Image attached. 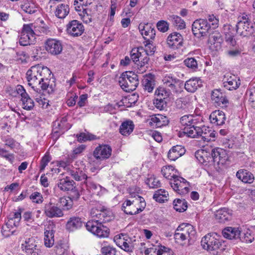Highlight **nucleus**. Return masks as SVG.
<instances>
[{"label": "nucleus", "instance_id": "49530a36", "mask_svg": "<svg viewBox=\"0 0 255 255\" xmlns=\"http://www.w3.org/2000/svg\"><path fill=\"white\" fill-rule=\"evenodd\" d=\"M195 156L198 160L202 163L209 162L212 159L210 153L203 149L197 151L195 152Z\"/></svg>", "mask_w": 255, "mask_h": 255}, {"label": "nucleus", "instance_id": "c756f323", "mask_svg": "<svg viewBox=\"0 0 255 255\" xmlns=\"http://www.w3.org/2000/svg\"><path fill=\"white\" fill-rule=\"evenodd\" d=\"M232 211L228 208H223L217 210L215 213V217L219 222L224 223L231 219Z\"/></svg>", "mask_w": 255, "mask_h": 255}, {"label": "nucleus", "instance_id": "37998d69", "mask_svg": "<svg viewBox=\"0 0 255 255\" xmlns=\"http://www.w3.org/2000/svg\"><path fill=\"white\" fill-rule=\"evenodd\" d=\"M70 175L76 181H86L89 177L86 175L84 171L79 168H74L69 171Z\"/></svg>", "mask_w": 255, "mask_h": 255}, {"label": "nucleus", "instance_id": "bb28decb", "mask_svg": "<svg viewBox=\"0 0 255 255\" xmlns=\"http://www.w3.org/2000/svg\"><path fill=\"white\" fill-rule=\"evenodd\" d=\"M70 127L68 124H64L58 120L53 123V136L55 139H57L60 135L63 134L65 130H67Z\"/></svg>", "mask_w": 255, "mask_h": 255}, {"label": "nucleus", "instance_id": "a878e982", "mask_svg": "<svg viewBox=\"0 0 255 255\" xmlns=\"http://www.w3.org/2000/svg\"><path fill=\"white\" fill-rule=\"evenodd\" d=\"M211 99L218 106L221 107H226L228 103V100L226 96L220 92L219 90H214L213 91Z\"/></svg>", "mask_w": 255, "mask_h": 255}, {"label": "nucleus", "instance_id": "603ef678", "mask_svg": "<svg viewBox=\"0 0 255 255\" xmlns=\"http://www.w3.org/2000/svg\"><path fill=\"white\" fill-rule=\"evenodd\" d=\"M53 251L57 255H67L68 247L65 244L58 242L54 247Z\"/></svg>", "mask_w": 255, "mask_h": 255}, {"label": "nucleus", "instance_id": "2eb2a0df", "mask_svg": "<svg viewBox=\"0 0 255 255\" xmlns=\"http://www.w3.org/2000/svg\"><path fill=\"white\" fill-rule=\"evenodd\" d=\"M46 50L51 55H57L62 51L63 47L61 42L56 39L50 38L45 43Z\"/></svg>", "mask_w": 255, "mask_h": 255}, {"label": "nucleus", "instance_id": "1a4fd4ad", "mask_svg": "<svg viewBox=\"0 0 255 255\" xmlns=\"http://www.w3.org/2000/svg\"><path fill=\"white\" fill-rule=\"evenodd\" d=\"M237 33L242 37H248L253 33V24L247 15H243L238 18L236 25Z\"/></svg>", "mask_w": 255, "mask_h": 255}, {"label": "nucleus", "instance_id": "774afa93", "mask_svg": "<svg viewBox=\"0 0 255 255\" xmlns=\"http://www.w3.org/2000/svg\"><path fill=\"white\" fill-rule=\"evenodd\" d=\"M184 64L189 68L196 70L198 67V63L194 58H188L184 60Z\"/></svg>", "mask_w": 255, "mask_h": 255}, {"label": "nucleus", "instance_id": "ea45409f", "mask_svg": "<svg viewBox=\"0 0 255 255\" xmlns=\"http://www.w3.org/2000/svg\"><path fill=\"white\" fill-rule=\"evenodd\" d=\"M175 104L177 108L184 110L190 109L192 106L191 99L187 96L177 99Z\"/></svg>", "mask_w": 255, "mask_h": 255}, {"label": "nucleus", "instance_id": "9b49d317", "mask_svg": "<svg viewBox=\"0 0 255 255\" xmlns=\"http://www.w3.org/2000/svg\"><path fill=\"white\" fill-rule=\"evenodd\" d=\"M192 30L193 34L198 38L205 36L211 30V26L207 20L199 19L192 24Z\"/></svg>", "mask_w": 255, "mask_h": 255}, {"label": "nucleus", "instance_id": "864d4df0", "mask_svg": "<svg viewBox=\"0 0 255 255\" xmlns=\"http://www.w3.org/2000/svg\"><path fill=\"white\" fill-rule=\"evenodd\" d=\"M168 192L164 189L157 190L153 195V198L156 201L162 203L167 200Z\"/></svg>", "mask_w": 255, "mask_h": 255}, {"label": "nucleus", "instance_id": "f257e3e1", "mask_svg": "<svg viewBox=\"0 0 255 255\" xmlns=\"http://www.w3.org/2000/svg\"><path fill=\"white\" fill-rule=\"evenodd\" d=\"M51 72L47 67H44L39 65L33 66L26 73L28 84L37 92H38L39 89L36 87L37 85H40L43 91H46L48 94H51L55 88L54 80H51Z\"/></svg>", "mask_w": 255, "mask_h": 255}, {"label": "nucleus", "instance_id": "f8f14e48", "mask_svg": "<svg viewBox=\"0 0 255 255\" xmlns=\"http://www.w3.org/2000/svg\"><path fill=\"white\" fill-rule=\"evenodd\" d=\"M37 243L34 237L27 238L22 244L21 248L27 255H40Z\"/></svg>", "mask_w": 255, "mask_h": 255}, {"label": "nucleus", "instance_id": "4be33fe9", "mask_svg": "<svg viewBox=\"0 0 255 255\" xmlns=\"http://www.w3.org/2000/svg\"><path fill=\"white\" fill-rule=\"evenodd\" d=\"M138 29L143 37L146 41L153 40L155 36V30L149 23H140Z\"/></svg>", "mask_w": 255, "mask_h": 255}, {"label": "nucleus", "instance_id": "4468645a", "mask_svg": "<svg viewBox=\"0 0 255 255\" xmlns=\"http://www.w3.org/2000/svg\"><path fill=\"white\" fill-rule=\"evenodd\" d=\"M44 212L45 215L50 218H60L63 216L62 209L56 204L50 201L45 205Z\"/></svg>", "mask_w": 255, "mask_h": 255}, {"label": "nucleus", "instance_id": "5701e85b", "mask_svg": "<svg viewBox=\"0 0 255 255\" xmlns=\"http://www.w3.org/2000/svg\"><path fill=\"white\" fill-rule=\"evenodd\" d=\"M223 42V39L219 32L215 31L209 35L208 42L211 49L215 50L220 49Z\"/></svg>", "mask_w": 255, "mask_h": 255}, {"label": "nucleus", "instance_id": "423d86ee", "mask_svg": "<svg viewBox=\"0 0 255 255\" xmlns=\"http://www.w3.org/2000/svg\"><path fill=\"white\" fill-rule=\"evenodd\" d=\"M132 200H126L123 203L122 210L127 214H137L142 211L146 206L143 197L137 195Z\"/></svg>", "mask_w": 255, "mask_h": 255}, {"label": "nucleus", "instance_id": "412c9836", "mask_svg": "<svg viewBox=\"0 0 255 255\" xmlns=\"http://www.w3.org/2000/svg\"><path fill=\"white\" fill-rule=\"evenodd\" d=\"M67 32L71 36H79L82 34L84 31L83 24L77 20H73L67 25Z\"/></svg>", "mask_w": 255, "mask_h": 255}, {"label": "nucleus", "instance_id": "ddd939ff", "mask_svg": "<svg viewBox=\"0 0 255 255\" xmlns=\"http://www.w3.org/2000/svg\"><path fill=\"white\" fill-rule=\"evenodd\" d=\"M115 241L117 246L123 250L131 252L134 248V243L131 238L126 235L121 234L115 237Z\"/></svg>", "mask_w": 255, "mask_h": 255}, {"label": "nucleus", "instance_id": "c85d7f7f", "mask_svg": "<svg viewBox=\"0 0 255 255\" xmlns=\"http://www.w3.org/2000/svg\"><path fill=\"white\" fill-rule=\"evenodd\" d=\"M83 222L81 218L78 217H72L67 221L66 225V229L70 232L80 229L83 226Z\"/></svg>", "mask_w": 255, "mask_h": 255}, {"label": "nucleus", "instance_id": "dca6fc26", "mask_svg": "<svg viewBox=\"0 0 255 255\" xmlns=\"http://www.w3.org/2000/svg\"><path fill=\"white\" fill-rule=\"evenodd\" d=\"M183 43V38L182 35L176 32L170 33L166 39L167 46L173 50L181 47Z\"/></svg>", "mask_w": 255, "mask_h": 255}, {"label": "nucleus", "instance_id": "f03ea898", "mask_svg": "<svg viewBox=\"0 0 255 255\" xmlns=\"http://www.w3.org/2000/svg\"><path fill=\"white\" fill-rule=\"evenodd\" d=\"M114 218L113 213L101 208L99 220L89 221L86 224L87 230L100 238L109 237V230L102 225V223L109 222Z\"/></svg>", "mask_w": 255, "mask_h": 255}, {"label": "nucleus", "instance_id": "0e129e2a", "mask_svg": "<svg viewBox=\"0 0 255 255\" xmlns=\"http://www.w3.org/2000/svg\"><path fill=\"white\" fill-rule=\"evenodd\" d=\"M146 183L150 188H155L160 187L159 180L154 176H151L146 181Z\"/></svg>", "mask_w": 255, "mask_h": 255}, {"label": "nucleus", "instance_id": "a19ab883", "mask_svg": "<svg viewBox=\"0 0 255 255\" xmlns=\"http://www.w3.org/2000/svg\"><path fill=\"white\" fill-rule=\"evenodd\" d=\"M21 9L25 13L32 14L37 10L36 4L31 0H26L20 5Z\"/></svg>", "mask_w": 255, "mask_h": 255}, {"label": "nucleus", "instance_id": "c9c22d12", "mask_svg": "<svg viewBox=\"0 0 255 255\" xmlns=\"http://www.w3.org/2000/svg\"><path fill=\"white\" fill-rule=\"evenodd\" d=\"M44 234V245L47 248L52 247L54 244V235L51 225L45 229Z\"/></svg>", "mask_w": 255, "mask_h": 255}, {"label": "nucleus", "instance_id": "6ab92c4d", "mask_svg": "<svg viewBox=\"0 0 255 255\" xmlns=\"http://www.w3.org/2000/svg\"><path fill=\"white\" fill-rule=\"evenodd\" d=\"M17 227V222L14 223L12 220H8L1 228L2 237L6 238L12 235H17L18 233Z\"/></svg>", "mask_w": 255, "mask_h": 255}, {"label": "nucleus", "instance_id": "72a5a7b5", "mask_svg": "<svg viewBox=\"0 0 255 255\" xmlns=\"http://www.w3.org/2000/svg\"><path fill=\"white\" fill-rule=\"evenodd\" d=\"M150 123L157 128H161L167 125L169 123V120L167 117L162 115L158 114L151 116Z\"/></svg>", "mask_w": 255, "mask_h": 255}, {"label": "nucleus", "instance_id": "6e6d98bb", "mask_svg": "<svg viewBox=\"0 0 255 255\" xmlns=\"http://www.w3.org/2000/svg\"><path fill=\"white\" fill-rule=\"evenodd\" d=\"M57 204L62 211L69 210L72 207V201L69 198H60Z\"/></svg>", "mask_w": 255, "mask_h": 255}, {"label": "nucleus", "instance_id": "0eeeda50", "mask_svg": "<svg viewBox=\"0 0 255 255\" xmlns=\"http://www.w3.org/2000/svg\"><path fill=\"white\" fill-rule=\"evenodd\" d=\"M119 83L124 91L128 92L133 91L139 84L138 76L132 71H126L119 77Z\"/></svg>", "mask_w": 255, "mask_h": 255}, {"label": "nucleus", "instance_id": "f3484780", "mask_svg": "<svg viewBox=\"0 0 255 255\" xmlns=\"http://www.w3.org/2000/svg\"><path fill=\"white\" fill-rule=\"evenodd\" d=\"M212 159L218 164L224 165L229 160L227 151L223 148L216 147L212 149L211 152Z\"/></svg>", "mask_w": 255, "mask_h": 255}, {"label": "nucleus", "instance_id": "bf43d9fd", "mask_svg": "<svg viewBox=\"0 0 255 255\" xmlns=\"http://www.w3.org/2000/svg\"><path fill=\"white\" fill-rule=\"evenodd\" d=\"M167 101L155 97L153 101L155 107L159 110H164L167 106Z\"/></svg>", "mask_w": 255, "mask_h": 255}, {"label": "nucleus", "instance_id": "c03bdc74", "mask_svg": "<svg viewBox=\"0 0 255 255\" xmlns=\"http://www.w3.org/2000/svg\"><path fill=\"white\" fill-rule=\"evenodd\" d=\"M74 183L73 180H69L67 178H64L60 180L58 183V187L64 191L73 190L74 188Z\"/></svg>", "mask_w": 255, "mask_h": 255}, {"label": "nucleus", "instance_id": "58836bf2", "mask_svg": "<svg viewBox=\"0 0 255 255\" xmlns=\"http://www.w3.org/2000/svg\"><path fill=\"white\" fill-rule=\"evenodd\" d=\"M75 9L79 11V15L80 18L85 23H90L92 21V15L91 10L89 8H83L81 10L80 6H75Z\"/></svg>", "mask_w": 255, "mask_h": 255}, {"label": "nucleus", "instance_id": "393cba45", "mask_svg": "<svg viewBox=\"0 0 255 255\" xmlns=\"http://www.w3.org/2000/svg\"><path fill=\"white\" fill-rule=\"evenodd\" d=\"M209 119L212 124L215 126H222L225 124L226 117L223 112L216 110L211 114Z\"/></svg>", "mask_w": 255, "mask_h": 255}, {"label": "nucleus", "instance_id": "b1692460", "mask_svg": "<svg viewBox=\"0 0 255 255\" xmlns=\"http://www.w3.org/2000/svg\"><path fill=\"white\" fill-rule=\"evenodd\" d=\"M199 131L197 137H201L202 139L204 142L214 140L215 133L212 130L210 129L208 127L205 126L203 125V123H202V126H200Z\"/></svg>", "mask_w": 255, "mask_h": 255}, {"label": "nucleus", "instance_id": "6e6552de", "mask_svg": "<svg viewBox=\"0 0 255 255\" xmlns=\"http://www.w3.org/2000/svg\"><path fill=\"white\" fill-rule=\"evenodd\" d=\"M203 248L213 255H217L218 250L222 246V242L216 233H209L205 235L201 240Z\"/></svg>", "mask_w": 255, "mask_h": 255}, {"label": "nucleus", "instance_id": "13d9d810", "mask_svg": "<svg viewBox=\"0 0 255 255\" xmlns=\"http://www.w3.org/2000/svg\"><path fill=\"white\" fill-rule=\"evenodd\" d=\"M2 140L4 143V145L11 149H14L18 144L15 140L9 136L2 137Z\"/></svg>", "mask_w": 255, "mask_h": 255}, {"label": "nucleus", "instance_id": "473e14b6", "mask_svg": "<svg viewBox=\"0 0 255 255\" xmlns=\"http://www.w3.org/2000/svg\"><path fill=\"white\" fill-rule=\"evenodd\" d=\"M140 51L141 55L139 56V62H137L136 65L138 67V71L141 73L146 71L148 68L147 65L149 58L148 55L144 53L143 51V47H141Z\"/></svg>", "mask_w": 255, "mask_h": 255}, {"label": "nucleus", "instance_id": "e433bc0d", "mask_svg": "<svg viewBox=\"0 0 255 255\" xmlns=\"http://www.w3.org/2000/svg\"><path fill=\"white\" fill-rule=\"evenodd\" d=\"M201 81L197 78H194L187 81L184 84L185 89L188 92H194L201 86Z\"/></svg>", "mask_w": 255, "mask_h": 255}, {"label": "nucleus", "instance_id": "3c124183", "mask_svg": "<svg viewBox=\"0 0 255 255\" xmlns=\"http://www.w3.org/2000/svg\"><path fill=\"white\" fill-rule=\"evenodd\" d=\"M239 239L242 242L250 243L253 242L254 238L252 235L251 231L249 229H247L244 231L241 230Z\"/></svg>", "mask_w": 255, "mask_h": 255}, {"label": "nucleus", "instance_id": "cd10ccee", "mask_svg": "<svg viewBox=\"0 0 255 255\" xmlns=\"http://www.w3.org/2000/svg\"><path fill=\"white\" fill-rule=\"evenodd\" d=\"M142 85L143 89L148 93L152 92L155 86L154 75L149 73L143 76L142 80Z\"/></svg>", "mask_w": 255, "mask_h": 255}, {"label": "nucleus", "instance_id": "7c9ffc66", "mask_svg": "<svg viewBox=\"0 0 255 255\" xmlns=\"http://www.w3.org/2000/svg\"><path fill=\"white\" fill-rule=\"evenodd\" d=\"M185 152V149L182 146L176 145L169 150L168 153V157L170 160L175 161L183 155Z\"/></svg>", "mask_w": 255, "mask_h": 255}, {"label": "nucleus", "instance_id": "2f4dec72", "mask_svg": "<svg viewBox=\"0 0 255 255\" xmlns=\"http://www.w3.org/2000/svg\"><path fill=\"white\" fill-rule=\"evenodd\" d=\"M241 230L239 228L228 227L226 228L222 232L224 237L230 240H236L239 239Z\"/></svg>", "mask_w": 255, "mask_h": 255}, {"label": "nucleus", "instance_id": "338daca9", "mask_svg": "<svg viewBox=\"0 0 255 255\" xmlns=\"http://www.w3.org/2000/svg\"><path fill=\"white\" fill-rule=\"evenodd\" d=\"M240 84L237 80L235 81H225L223 82V85L225 88L228 90H233L236 89Z\"/></svg>", "mask_w": 255, "mask_h": 255}, {"label": "nucleus", "instance_id": "4c0bfd02", "mask_svg": "<svg viewBox=\"0 0 255 255\" xmlns=\"http://www.w3.org/2000/svg\"><path fill=\"white\" fill-rule=\"evenodd\" d=\"M134 125L132 121L128 120L122 123L119 128L120 132L124 136L129 135L133 130Z\"/></svg>", "mask_w": 255, "mask_h": 255}, {"label": "nucleus", "instance_id": "79ce46f5", "mask_svg": "<svg viewBox=\"0 0 255 255\" xmlns=\"http://www.w3.org/2000/svg\"><path fill=\"white\" fill-rule=\"evenodd\" d=\"M69 13V7L67 4H58L55 11V16L59 18H64Z\"/></svg>", "mask_w": 255, "mask_h": 255}, {"label": "nucleus", "instance_id": "a18cd8bd", "mask_svg": "<svg viewBox=\"0 0 255 255\" xmlns=\"http://www.w3.org/2000/svg\"><path fill=\"white\" fill-rule=\"evenodd\" d=\"M167 19L178 29H183L185 27V23L184 20L177 15H169Z\"/></svg>", "mask_w": 255, "mask_h": 255}, {"label": "nucleus", "instance_id": "7ed1b4c3", "mask_svg": "<svg viewBox=\"0 0 255 255\" xmlns=\"http://www.w3.org/2000/svg\"><path fill=\"white\" fill-rule=\"evenodd\" d=\"M203 123L202 118L200 116L193 115H186L180 119L181 127L183 132L187 136L195 138L198 136L200 126Z\"/></svg>", "mask_w": 255, "mask_h": 255}, {"label": "nucleus", "instance_id": "39448f33", "mask_svg": "<svg viewBox=\"0 0 255 255\" xmlns=\"http://www.w3.org/2000/svg\"><path fill=\"white\" fill-rule=\"evenodd\" d=\"M196 231L189 224H182L176 229L174 235L175 242L181 246L190 245L196 239Z\"/></svg>", "mask_w": 255, "mask_h": 255}, {"label": "nucleus", "instance_id": "8fccbe9b", "mask_svg": "<svg viewBox=\"0 0 255 255\" xmlns=\"http://www.w3.org/2000/svg\"><path fill=\"white\" fill-rule=\"evenodd\" d=\"M174 209L179 212L185 211L187 208V203L185 199H176L173 201Z\"/></svg>", "mask_w": 255, "mask_h": 255}, {"label": "nucleus", "instance_id": "de8ad7c7", "mask_svg": "<svg viewBox=\"0 0 255 255\" xmlns=\"http://www.w3.org/2000/svg\"><path fill=\"white\" fill-rule=\"evenodd\" d=\"M20 101L22 104V108L23 109L27 111H30L33 109L34 106V103L28 94L23 98H21Z\"/></svg>", "mask_w": 255, "mask_h": 255}, {"label": "nucleus", "instance_id": "052dcab7", "mask_svg": "<svg viewBox=\"0 0 255 255\" xmlns=\"http://www.w3.org/2000/svg\"><path fill=\"white\" fill-rule=\"evenodd\" d=\"M141 47L133 48L130 51V58L131 60L136 64L137 62H139V56L141 55L140 49Z\"/></svg>", "mask_w": 255, "mask_h": 255}, {"label": "nucleus", "instance_id": "aec40b11", "mask_svg": "<svg viewBox=\"0 0 255 255\" xmlns=\"http://www.w3.org/2000/svg\"><path fill=\"white\" fill-rule=\"evenodd\" d=\"M112 148L107 144L99 145L93 152L94 156L101 160L109 158L112 154Z\"/></svg>", "mask_w": 255, "mask_h": 255}, {"label": "nucleus", "instance_id": "20e7f679", "mask_svg": "<svg viewBox=\"0 0 255 255\" xmlns=\"http://www.w3.org/2000/svg\"><path fill=\"white\" fill-rule=\"evenodd\" d=\"M49 31L46 27L35 26L32 23L24 24L21 32L19 43L20 45L26 46L34 43L36 36L40 33L46 34Z\"/></svg>", "mask_w": 255, "mask_h": 255}, {"label": "nucleus", "instance_id": "9d476101", "mask_svg": "<svg viewBox=\"0 0 255 255\" xmlns=\"http://www.w3.org/2000/svg\"><path fill=\"white\" fill-rule=\"evenodd\" d=\"M163 84L168 89H167L171 94L181 93L182 91L183 82L181 80L172 76L171 74H167L162 79Z\"/></svg>", "mask_w": 255, "mask_h": 255}, {"label": "nucleus", "instance_id": "f704fd0d", "mask_svg": "<svg viewBox=\"0 0 255 255\" xmlns=\"http://www.w3.org/2000/svg\"><path fill=\"white\" fill-rule=\"evenodd\" d=\"M237 177L245 183H252L255 180L254 175L245 169H240L236 173Z\"/></svg>", "mask_w": 255, "mask_h": 255}, {"label": "nucleus", "instance_id": "680f3d73", "mask_svg": "<svg viewBox=\"0 0 255 255\" xmlns=\"http://www.w3.org/2000/svg\"><path fill=\"white\" fill-rule=\"evenodd\" d=\"M101 253L102 255H116V249L111 246H105L102 247Z\"/></svg>", "mask_w": 255, "mask_h": 255}, {"label": "nucleus", "instance_id": "4d7b16f0", "mask_svg": "<svg viewBox=\"0 0 255 255\" xmlns=\"http://www.w3.org/2000/svg\"><path fill=\"white\" fill-rule=\"evenodd\" d=\"M186 180L184 178L176 175L170 181V184L173 189H178L177 187L183 184V183Z\"/></svg>", "mask_w": 255, "mask_h": 255}, {"label": "nucleus", "instance_id": "09e8293b", "mask_svg": "<svg viewBox=\"0 0 255 255\" xmlns=\"http://www.w3.org/2000/svg\"><path fill=\"white\" fill-rule=\"evenodd\" d=\"M171 95V92L163 87H159L155 91V96L168 101V99Z\"/></svg>", "mask_w": 255, "mask_h": 255}, {"label": "nucleus", "instance_id": "5fc2aeb1", "mask_svg": "<svg viewBox=\"0 0 255 255\" xmlns=\"http://www.w3.org/2000/svg\"><path fill=\"white\" fill-rule=\"evenodd\" d=\"M161 172L165 178L169 179L170 181L176 176L175 175V169L172 166L163 167L161 169Z\"/></svg>", "mask_w": 255, "mask_h": 255}, {"label": "nucleus", "instance_id": "a211bd4d", "mask_svg": "<svg viewBox=\"0 0 255 255\" xmlns=\"http://www.w3.org/2000/svg\"><path fill=\"white\" fill-rule=\"evenodd\" d=\"M82 186V189H86L91 195H100L102 190H104L100 185L94 182L91 177L84 181Z\"/></svg>", "mask_w": 255, "mask_h": 255}, {"label": "nucleus", "instance_id": "69168bd1", "mask_svg": "<svg viewBox=\"0 0 255 255\" xmlns=\"http://www.w3.org/2000/svg\"><path fill=\"white\" fill-rule=\"evenodd\" d=\"M30 199L33 203L41 204L43 201V198L42 194L38 192L32 193L29 196Z\"/></svg>", "mask_w": 255, "mask_h": 255}, {"label": "nucleus", "instance_id": "e2e57ef3", "mask_svg": "<svg viewBox=\"0 0 255 255\" xmlns=\"http://www.w3.org/2000/svg\"><path fill=\"white\" fill-rule=\"evenodd\" d=\"M207 20L208 23L211 26V30L212 29H215L219 26V19L214 14H209L207 16Z\"/></svg>", "mask_w": 255, "mask_h": 255}]
</instances>
